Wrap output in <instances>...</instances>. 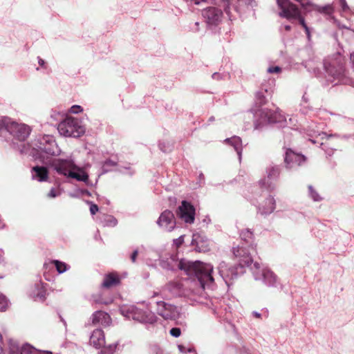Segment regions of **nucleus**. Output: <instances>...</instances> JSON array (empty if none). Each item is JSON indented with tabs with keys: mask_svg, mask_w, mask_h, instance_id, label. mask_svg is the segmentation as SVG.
<instances>
[{
	"mask_svg": "<svg viewBox=\"0 0 354 354\" xmlns=\"http://www.w3.org/2000/svg\"><path fill=\"white\" fill-rule=\"evenodd\" d=\"M241 245L233 248L232 252L237 259L236 266L228 267L222 261L218 266L221 277L227 284L236 279L245 272V267L250 269L256 281H260L263 285L280 289L281 284L277 276L268 268L254 261L253 255L256 253V245L254 243L253 233L249 229L243 230L240 233Z\"/></svg>",
	"mask_w": 354,
	"mask_h": 354,
	"instance_id": "f257e3e1",
	"label": "nucleus"
},
{
	"mask_svg": "<svg viewBox=\"0 0 354 354\" xmlns=\"http://www.w3.org/2000/svg\"><path fill=\"white\" fill-rule=\"evenodd\" d=\"M159 265L164 270H183L187 276L196 277L200 284L198 292H202L206 287L214 288L215 286L214 278L212 276L213 266L210 263L199 261H189L183 259L179 260L176 254H169L159 258Z\"/></svg>",
	"mask_w": 354,
	"mask_h": 354,
	"instance_id": "f03ea898",
	"label": "nucleus"
},
{
	"mask_svg": "<svg viewBox=\"0 0 354 354\" xmlns=\"http://www.w3.org/2000/svg\"><path fill=\"white\" fill-rule=\"evenodd\" d=\"M345 64L344 57L337 53L332 58L326 59L323 62L316 59H310L306 61L304 65L308 71L317 77L320 76L324 71L334 80H338V82L346 84H349L351 80L346 77Z\"/></svg>",
	"mask_w": 354,
	"mask_h": 354,
	"instance_id": "7ed1b4c3",
	"label": "nucleus"
},
{
	"mask_svg": "<svg viewBox=\"0 0 354 354\" xmlns=\"http://www.w3.org/2000/svg\"><path fill=\"white\" fill-rule=\"evenodd\" d=\"M46 165L54 174L66 178L75 179L83 182L86 186L93 187L94 184L89 180L88 174L84 167L78 165L73 156L66 158H54L46 162Z\"/></svg>",
	"mask_w": 354,
	"mask_h": 354,
	"instance_id": "20e7f679",
	"label": "nucleus"
},
{
	"mask_svg": "<svg viewBox=\"0 0 354 354\" xmlns=\"http://www.w3.org/2000/svg\"><path fill=\"white\" fill-rule=\"evenodd\" d=\"M31 132L30 127L25 124L14 121L10 118H0V137L8 142L10 140L12 147L21 153L27 152L28 146L24 141Z\"/></svg>",
	"mask_w": 354,
	"mask_h": 354,
	"instance_id": "39448f33",
	"label": "nucleus"
},
{
	"mask_svg": "<svg viewBox=\"0 0 354 354\" xmlns=\"http://www.w3.org/2000/svg\"><path fill=\"white\" fill-rule=\"evenodd\" d=\"M192 279L188 287H185L179 281H170L163 286L160 291V295L167 299H171L177 297H183L197 303H203V298L205 297V290L202 292H198L200 284L197 281L196 277H190ZM207 289H209L207 288ZM212 290L213 288H210Z\"/></svg>",
	"mask_w": 354,
	"mask_h": 354,
	"instance_id": "423d86ee",
	"label": "nucleus"
},
{
	"mask_svg": "<svg viewBox=\"0 0 354 354\" xmlns=\"http://www.w3.org/2000/svg\"><path fill=\"white\" fill-rule=\"evenodd\" d=\"M61 152L55 138L50 135H44L34 140L30 155L35 160L46 165V162L51 159L50 156H59Z\"/></svg>",
	"mask_w": 354,
	"mask_h": 354,
	"instance_id": "0eeeda50",
	"label": "nucleus"
},
{
	"mask_svg": "<svg viewBox=\"0 0 354 354\" xmlns=\"http://www.w3.org/2000/svg\"><path fill=\"white\" fill-rule=\"evenodd\" d=\"M251 111L254 117V129L259 130L268 124H277L279 127L284 128L286 119L284 115L278 112L277 109H271L260 107Z\"/></svg>",
	"mask_w": 354,
	"mask_h": 354,
	"instance_id": "6e6552de",
	"label": "nucleus"
},
{
	"mask_svg": "<svg viewBox=\"0 0 354 354\" xmlns=\"http://www.w3.org/2000/svg\"><path fill=\"white\" fill-rule=\"evenodd\" d=\"M323 123L319 124V125H315V123H312L308 127V136L310 137V138H309V140L313 143H320V146L322 147V149L325 151L326 155H328V156H331L334 152L333 149L330 147L326 148V145H328V144L326 142H324L323 140H328L332 138H338L344 140H348L349 138H351V135H339L336 133L328 134L327 133L321 131V129L323 128Z\"/></svg>",
	"mask_w": 354,
	"mask_h": 354,
	"instance_id": "1a4fd4ad",
	"label": "nucleus"
},
{
	"mask_svg": "<svg viewBox=\"0 0 354 354\" xmlns=\"http://www.w3.org/2000/svg\"><path fill=\"white\" fill-rule=\"evenodd\" d=\"M277 3L281 10L279 15L281 17L286 18L288 20L298 19L300 25H301V26L304 28L308 40H310V28L306 24L304 18L301 17L300 10L298 7L290 2V0H277Z\"/></svg>",
	"mask_w": 354,
	"mask_h": 354,
	"instance_id": "9d476101",
	"label": "nucleus"
},
{
	"mask_svg": "<svg viewBox=\"0 0 354 354\" xmlns=\"http://www.w3.org/2000/svg\"><path fill=\"white\" fill-rule=\"evenodd\" d=\"M120 312L124 317L142 324H153L156 322V316L153 313L135 305H123L120 308Z\"/></svg>",
	"mask_w": 354,
	"mask_h": 354,
	"instance_id": "9b49d317",
	"label": "nucleus"
},
{
	"mask_svg": "<svg viewBox=\"0 0 354 354\" xmlns=\"http://www.w3.org/2000/svg\"><path fill=\"white\" fill-rule=\"evenodd\" d=\"M57 130L61 136L79 138L84 134L86 128L81 120L67 117L57 124Z\"/></svg>",
	"mask_w": 354,
	"mask_h": 354,
	"instance_id": "f8f14e48",
	"label": "nucleus"
},
{
	"mask_svg": "<svg viewBox=\"0 0 354 354\" xmlns=\"http://www.w3.org/2000/svg\"><path fill=\"white\" fill-rule=\"evenodd\" d=\"M158 315L166 320H176L180 317V308L165 301H156Z\"/></svg>",
	"mask_w": 354,
	"mask_h": 354,
	"instance_id": "ddd939ff",
	"label": "nucleus"
},
{
	"mask_svg": "<svg viewBox=\"0 0 354 354\" xmlns=\"http://www.w3.org/2000/svg\"><path fill=\"white\" fill-rule=\"evenodd\" d=\"M8 344L9 354H53L51 351L37 350L28 343L20 346L19 342L13 339H9Z\"/></svg>",
	"mask_w": 354,
	"mask_h": 354,
	"instance_id": "4468645a",
	"label": "nucleus"
},
{
	"mask_svg": "<svg viewBox=\"0 0 354 354\" xmlns=\"http://www.w3.org/2000/svg\"><path fill=\"white\" fill-rule=\"evenodd\" d=\"M195 207L187 201H183L176 209L177 216L187 224H192L195 221Z\"/></svg>",
	"mask_w": 354,
	"mask_h": 354,
	"instance_id": "2eb2a0df",
	"label": "nucleus"
},
{
	"mask_svg": "<svg viewBox=\"0 0 354 354\" xmlns=\"http://www.w3.org/2000/svg\"><path fill=\"white\" fill-rule=\"evenodd\" d=\"M280 168L278 166H270L266 169V176L260 180L259 185L269 191L275 189L274 181L277 180L280 176Z\"/></svg>",
	"mask_w": 354,
	"mask_h": 354,
	"instance_id": "dca6fc26",
	"label": "nucleus"
},
{
	"mask_svg": "<svg viewBox=\"0 0 354 354\" xmlns=\"http://www.w3.org/2000/svg\"><path fill=\"white\" fill-rule=\"evenodd\" d=\"M202 15L209 27L216 26L221 21L223 12L216 7H208L202 10Z\"/></svg>",
	"mask_w": 354,
	"mask_h": 354,
	"instance_id": "f3484780",
	"label": "nucleus"
},
{
	"mask_svg": "<svg viewBox=\"0 0 354 354\" xmlns=\"http://www.w3.org/2000/svg\"><path fill=\"white\" fill-rule=\"evenodd\" d=\"M306 157L299 153H296L291 149H286L284 162L286 168L294 169L302 165L306 162Z\"/></svg>",
	"mask_w": 354,
	"mask_h": 354,
	"instance_id": "a211bd4d",
	"label": "nucleus"
},
{
	"mask_svg": "<svg viewBox=\"0 0 354 354\" xmlns=\"http://www.w3.org/2000/svg\"><path fill=\"white\" fill-rule=\"evenodd\" d=\"M158 225L167 232L172 231L176 227V220L174 213L170 210L162 212L158 221Z\"/></svg>",
	"mask_w": 354,
	"mask_h": 354,
	"instance_id": "6ab92c4d",
	"label": "nucleus"
},
{
	"mask_svg": "<svg viewBox=\"0 0 354 354\" xmlns=\"http://www.w3.org/2000/svg\"><path fill=\"white\" fill-rule=\"evenodd\" d=\"M191 244L195 246V250L198 252H206L210 250L209 241L201 233L193 234Z\"/></svg>",
	"mask_w": 354,
	"mask_h": 354,
	"instance_id": "aec40b11",
	"label": "nucleus"
},
{
	"mask_svg": "<svg viewBox=\"0 0 354 354\" xmlns=\"http://www.w3.org/2000/svg\"><path fill=\"white\" fill-rule=\"evenodd\" d=\"M276 208V201L273 196L268 195L259 205L258 213L262 216H268L272 214Z\"/></svg>",
	"mask_w": 354,
	"mask_h": 354,
	"instance_id": "412c9836",
	"label": "nucleus"
},
{
	"mask_svg": "<svg viewBox=\"0 0 354 354\" xmlns=\"http://www.w3.org/2000/svg\"><path fill=\"white\" fill-rule=\"evenodd\" d=\"M29 295L35 301H44L46 295L45 284L41 281L36 282L30 289Z\"/></svg>",
	"mask_w": 354,
	"mask_h": 354,
	"instance_id": "4be33fe9",
	"label": "nucleus"
},
{
	"mask_svg": "<svg viewBox=\"0 0 354 354\" xmlns=\"http://www.w3.org/2000/svg\"><path fill=\"white\" fill-rule=\"evenodd\" d=\"M50 169L48 166L36 165L31 169L32 179L38 182H45L48 179Z\"/></svg>",
	"mask_w": 354,
	"mask_h": 354,
	"instance_id": "5701e85b",
	"label": "nucleus"
},
{
	"mask_svg": "<svg viewBox=\"0 0 354 354\" xmlns=\"http://www.w3.org/2000/svg\"><path fill=\"white\" fill-rule=\"evenodd\" d=\"M90 344L95 348H100L105 344V337L102 329L97 328L90 336Z\"/></svg>",
	"mask_w": 354,
	"mask_h": 354,
	"instance_id": "b1692460",
	"label": "nucleus"
},
{
	"mask_svg": "<svg viewBox=\"0 0 354 354\" xmlns=\"http://www.w3.org/2000/svg\"><path fill=\"white\" fill-rule=\"evenodd\" d=\"M224 142L233 147V148L234 149L235 151L238 155L239 160L241 162L243 151L241 138L239 136H234L231 138H226L224 140Z\"/></svg>",
	"mask_w": 354,
	"mask_h": 354,
	"instance_id": "393cba45",
	"label": "nucleus"
},
{
	"mask_svg": "<svg viewBox=\"0 0 354 354\" xmlns=\"http://www.w3.org/2000/svg\"><path fill=\"white\" fill-rule=\"evenodd\" d=\"M91 319L94 324H100L106 325L109 323L111 318L108 313L102 310H97L92 315Z\"/></svg>",
	"mask_w": 354,
	"mask_h": 354,
	"instance_id": "a878e982",
	"label": "nucleus"
},
{
	"mask_svg": "<svg viewBox=\"0 0 354 354\" xmlns=\"http://www.w3.org/2000/svg\"><path fill=\"white\" fill-rule=\"evenodd\" d=\"M120 283V278L114 274H109L105 277L102 283L104 288H111L116 286Z\"/></svg>",
	"mask_w": 354,
	"mask_h": 354,
	"instance_id": "bb28decb",
	"label": "nucleus"
},
{
	"mask_svg": "<svg viewBox=\"0 0 354 354\" xmlns=\"http://www.w3.org/2000/svg\"><path fill=\"white\" fill-rule=\"evenodd\" d=\"M100 221L104 227H115L118 223V221L114 216L108 214H102Z\"/></svg>",
	"mask_w": 354,
	"mask_h": 354,
	"instance_id": "cd10ccee",
	"label": "nucleus"
},
{
	"mask_svg": "<svg viewBox=\"0 0 354 354\" xmlns=\"http://www.w3.org/2000/svg\"><path fill=\"white\" fill-rule=\"evenodd\" d=\"M117 162L111 160V159H106L102 162V173L101 174H104L106 173H108L109 171H111L113 169L116 167Z\"/></svg>",
	"mask_w": 354,
	"mask_h": 354,
	"instance_id": "c85d7f7f",
	"label": "nucleus"
},
{
	"mask_svg": "<svg viewBox=\"0 0 354 354\" xmlns=\"http://www.w3.org/2000/svg\"><path fill=\"white\" fill-rule=\"evenodd\" d=\"M64 111H57V110H52L50 111V122H58L59 123L62 121L63 120H64L65 118H64Z\"/></svg>",
	"mask_w": 354,
	"mask_h": 354,
	"instance_id": "c756f323",
	"label": "nucleus"
},
{
	"mask_svg": "<svg viewBox=\"0 0 354 354\" xmlns=\"http://www.w3.org/2000/svg\"><path fill=\"white\" fill-rule=\"evenodd\" d=\"M308 195L315 202H319L323 200V198L319 195L318 192L313 187V185L308 186Z\"/></svg>",
	"mask_w": 354,
	"mask_h": 354,
	"instance_id": "7c9ffc66",
	"label": "nucleus"
},
{
	"mask_svg": "<svg viewBox=\"0 0 354 354\" xmlns=\"http://www.w3.org/2000/svg\"><path fill=\"white\" fill-rule=\"evenodd\" d=\"M53 263L55 266L57 271L59 274H62L66 271L68 270L70 266L64 262L60 261L59 260H53Z\"/></svg>",
	"mask_w": 354,
	"mask_h": 354,
	"instance_id": "2f4dec72",
	"label": "nucleus"
},
{
	"mask_svg": "<svg viewBox=\"0 0 354 354\" xmlns=\"http://www.w3.org/2000/svg\"><path fill=\"white\" fill-rule=\"evenodd\" d=\"M268 97L270 96L264 93L262 91H259L256 94V103L261 106L266 103Z\"/></svg>",
	"mask_w": 354,
	"mask_h": 354,
	"instance_id": "473e14b6",
	"label": "nucleus"
},
{
	"mask_svg": "<svg viewBox=\"0 0 354 354\" xmlns=\"http://www.w3.org/2000/svg\"><path fill=\"white\" fill-rule=\"evenodd\" d=\"M274 85V80H270L268 82V85L262 84L260 91H263L264 93L267 94L268 95L271 96V95L273 92V86Z\"/></svg>",
	"mask_w": 354,
	"mask_h": 354,
	"instance_id": "72a5a7b5",
	"label": "nucleus"
},
{
	"mask_svg": "<svg viewBox=\"0 0 354 354\" xmlns=\"http://www.w3.org/2000/svg\"><path fill=\"white\" fill-rule=\"evenodd\" d=\"M117 343H114L109 345L108 346H105L102 351V354H113L117 348Z\"/></svg>",
	"mask_w": 354,
	"mask_h": 354,
	"instance_id": "f704fd0d",
	"label": "nucleus"
},
{
	"mask_svg": "<svg viewBox=\"0 0 354 354\" xmlns=\"http://www.w3.org/2000/svg\"><path fill=\"white\" fill-rule=\"evenodd\" d=\"M8 306V299L5 295L0 294V311L3 312L6 310Z\"/></svg>",
	"mask_w": 354,
	"mask_h": 354,
	"instance_id": "c9c22d12",
	"label": "nucleus"
},
{
	"mask_svg": "<svg viewBox=\"0 0 354 354\" xmlns=\"http://www.w3.org/2000/svg\"><path fill=\"white\" fill-rule=\"evenodd\" d=\"M158 147L160 149L165 153L169 152L171 149V146L169 145V143H165V142H160Z\"/></svg>",
	"mask_w": 354,
	"mask_h": 354,
	"instance_id": "e433bc0d",
	"label": "nucleus"
},
{
	"mask_svg": "<svg viewBox=\"0 0 354 354\" xmlns=\"http://www.w3.org/2000/svg\"><path fill=\"white\" fill-rule=\"evenodd\" d=\"M118 171L125 174L133 175L134 174V171H133L129 166L121 167L118 169Z\"/></svg>",
	"mask_w": 354,
	"mask_h": 354,
	"instance_id": "4c0bfd02",
	"label": "nucleus"
},
{
	"mask_svg": "<svg viewBox=\"0 0 354 354\" xmlns=\"http://www.w3.org/2000/svg\"><path fill=\"white\" fill-rule=\"evenodd\" d=\"M61 194V192L55 188H51L50 192L48 194V197L49 198H55Z\"/></svg>",
	"mask_w": 354,
	"mask_h": 354,
	"instance_id": "58836bf2",
	"label": "nucleus"
},
{
	"mask_svg": "<svg viewBox=\"0 0 354 354\" xmlns=\"http://www.w3.org/2000/svg\"><path fill=\"white\" fill-rule=\"evenodd\" d=\"M169 333L174 337H178L181 335V330L179 328L174 327L170 330Z\"/></svg>",
	"mask_w": 354,
	"mask_h": 354,
	"instance_id": "ea45409f",
	"label": "nucleus"
},
{
	"mask_svg": "<svg viewBox=\"0 0 354 354\" xmlns=\"http://www.w3.org/2000/svg\"><path fill=\"white\" fill-rule=\"evenodd\" d=\"M83 111V108L80 105H73L70 109L71 113L77 114Z\"/></svg>",
	"mask_w": 354,
	"mask_h": 354,
	"instance_id": "a19ab883",
	"label": "nucleus"
},
{
	"mask_svg": "<svg viewBox=\"0 0 354 354\" xmlns=\"http://www.w3.org/2000/svg\"><path fill=\"white\" fill-rule=\"evenodd\" d=\"M87 203L90 205V212L92 215L95 214L98 210V206L91 201H87Z\"/></svg>",
	"mask_w": 354,
	"mask_h": 354,
	"instance_id": "79ce46f5",
	"label": "nucleus"
},
{
	"mask_svg": "<svg viewBox=\"0 0 354 354\" xmlns=\"http://www.w3.org/2000/svg\"><path fill=\"white\" fill-rule=\"evenodd\" d=\"M311 111V109L308 106L307 104H304L303 103L301 104V108L300 111L304 115H307L309 113V112Z\"/></svg>",
	"mask_w": 354,
	"mask_h": 354,
	"instance_id": "37998d69",
	"label": "nucleus"
},
{
	"mask_svg": "<svg viewBox=\"0 0 354 354\" xmlns=\"http://www.w3.org/2000/svg\"><path fill=\"white\" fill-rule=\"evenodd\" d=\"M281 71V68L278 66H270L267 69V72L269 73H279Z\"/></svg>",
	"mask_w": 354,
	"mask_h": 354,
	"instance_id": "c03bdc74",
	"label": "nucleus"
},
{
	"mask_svg": "<svg viewBox=\"0 0 354 354\" xmlns=\"http://www.w3.org/2000/svg\"><path fill=\"white\" fill-rule=\"evenodd\" d=\"M174 245L176 246V248H179L182 245L184 242V236L181 235L178 238L174 239Z\"/></svg>",
	"mask_w": 354,
	"mask_h": 354,
	"instance_id": "a18cd8bd",
	"label": "nucleus"
},
{
	"mask_svg": "<svg viewBox=\"0 0 354 354\" xmlns=\"http://www.w3.org/2000/svg\"><path fill=\"white\" fill-rule=\"evenodd\" d=\"M339 6L342 8L343 12H346L349 10V7L346 1V0H339Z\"/></svg>",
	"mask_w": 354,
	"mask_h": 354,
	"instance_id": "49530a36",
	"label": "nucleus"
},
{
	"mask_svg": "<svg viewBox=\"0 0 354 354\" xmlns=\"http://www.w3.org/2000/svg\"><path fill=\"white\" fill-rule=\"evenodd\" d=\"M152 352L153 354H168L166 351L158 346H154L153 347Z\"/></svg>",
	"mask_w": 354,
	"mask_h": 354,
	"instance_id": "de8ad7c7",
	"label": "nucleus"
},
{
	"mask_svg": "<svg viewBox=\"0 0 354 354\" xmlns=\"http://www.w3.org/2000/svg\"><path fill=\"white\" fill-rule=\"evenodd\" d=\"M138 250L136 249L135 250L132 254H131V260L133 263H135L136 261V259H137V257H138Z\"/></svg>",
	"mask_w": 354,
	"mask_h": 354,
	"instance_id": "09e8293b",
	"label": "nucleus"
},
{
	"mask_svg": "<svg viewBox=\"0 0 354 354\" xmlns=\"http://www.w3.org/2000/svg\"><path fill=\"white\" fill-rule=\"evenodd\" d=\"M212 78L215 80H220L223 79V75L219 73H214L212 74Z\"/></svg>",
	"mask_w": 354,
	"mask_h": 354,
	"instance_id": "8fccbe9b",
	"label": "nucleus"
},
{
	"mask_svg": "<svg viewBox=\"0 0 354 354\" xmlns=\"http://www.w3.org/2000/svg\"><path fill=\"white\" fill-rule=\"evenodd\" d=\"M37 59H38V64L39 65L44 68H46V62L41 59L40 57H37Z\"/></svg>",
	"mask_w": 354,
	"mask_h": 354,
	"instance_id": "3c124183",
	"label": "nucleus"
},
{
	"mask_svg": "<svg viewBox=\"0 0 354 354\" xmlns=\"http://www.w3.org/2000/svg\"><path fill=\"white\" fill-rule=\"evenodd\" d=\"M178 348L180 352H181V353H185L186 351H187L186 347L185 346H183V345H178ZM187 351L189 352H192V348H187Z\"/></svg>",
	"mask_w": 354,
	"mask_h": 354,
	"instance_id": "603ef678",
	"label": "nucleus"
},
{
	"mask_svg": "<svg viewBox=\"0 0 354 354\" xmlns=\"http://www.w3.org/2000/svg\"><path fill=\"white\" fill-rule=\"evenodd\" d=\"M5 263V258H4V251L2 249H0V264Z\"/></svg>",
	"mask_w": 354,
	"mask_h": 354,
	"instance_id": "864d4df0",
	"label": "nucleus"
},
{
	"mask_svg": "<svg viewBox=\"0 0 354 354\" xmlns=\"http://www.w3.org/2000/svg\"><path fill=\"white\" fill-rule=\"evenodd\" d=\"M79 192H80V194L82 196H84V195L90 196L91 195L90 192L86 189H80Z\"/></svg>",
	"mask_w": 354,
	"mask_h": 354,
	"instance_id": "5fc2aeb1",
	"label": "nucleus"
},
{
	"mask_svg": "<svg viewBox=\"0 0 354 354\" xmlns=\"http://www.w3.org/2000/svg\"><path fill=\"white\" fill-rule=\"evenodd\" d=\"M246 3L251 6H256V2L254 0H246Z\"/></svg>",
	"mask_w": 354,
	"mask_h": 354,
	"instance_id": "6e6d98bb",
	"label": "nucleus"
},
{
	"mask_svg": "<svg viewBox=\"0 0 354 354\" xmlns=\"http://www.w3.org/2000/svg\"><path fill=\"white\" fill-rule=\"evenodd\" d=\"M323 9L325 12H330L332 10V6L330 5H328V6H326L325 7H324Z\"/></svg>",
	"mask_w": 354,
	"mask_h": 354,
	"instance_id": "4d7b16f0",
	"label": "nucleus"
},
{
	"mask_svg": "<svg viewBox=\"0 0 354 354\" xmlns=\"http://www.w3.org/2000/svg\"><path fill=\"white\" fill-rule=\"evenodd\" d=\"M308 99L306 96V93L302 96V102L304 104H308Z\"/></svg>",
	"mask_w": 354,
	"mask_h": 354,
	"instance_id": "13d9d810",
	"label": "nucleus"
},
{
	"mask_svg": "<svg viewBox=\"0 0 354 354\" xmlns=\"http://www.w3.org/2000/svg\"><path fill=\"white\" fill-rule=\"evenodd\" d=\"M252 315L257 318H260L261 317V313L257 312V311H253L252 312Z\"/></svg>",
	"mask_w": 354,
	"mask_h": 354,
	"instance_id": "bf43d9fd",
	"label": "nucleus"
},
{
	"mask_svg": "<svg viewBox=\"0 0 354 354\" xmlns=\"http://www.w3.org/2000/svg\"><path fill=\"white\" fill-rule=\"evenodd\" d=\"M193 1L195 4L199 5L201 2H205L206 0H191Z\"/></svg>",
	"mask_w": 354,
	"mask_h": 354,
	"instance_id": "052dcab7",
	"label": "nucleus"
},
{
	"mask_svg": "<svg viewBox=\"0 0 354 354\" xmlns=\"http://www.w3.org/2000/svg\"><path fill=\"white\" fill-rule=\"evenodd\" d=\"M198 178L200 180V181H203V183H204V180H205V177H204V175L203 173H201L198 176Z\"/></svg>",
	"mask_w": 354,
	"mask_h": 354,
	"instance_id": "680f3d73",
	"label": "nucleus"
},
{
	"mask_svg": "<svg viewBox=\"0 0 354 354\" xmlns=\"http://www.w3.org/2000/svg\"><path fill=\"white\" fill-rule=\"evenodd\" d=\"M283 28L286 31H290L291 30V26L290 25H284Z\"/></svg>",
	"mask_w": 354,
	"mask_h": 354,
	"instance_id": "e2e57ef3",
	"label": "nucleus"
},
{
	"mask_svg": "<svg viewBox=\"0 0 354 354\" xmlns=\"http://www.w3.org/2000/svg\"><path fill=\"white\" fill-rule=\"evenodd\" d=\"M351 26H352V25H351V24H350L349 26L342 25V27L343 28H346V29L351 30Z\"/></svg>",
	"mask_w": 354,
	"mask_h": 354,
	"instance_id": "0e129e2a",
	"label": "nucleus"
},
{
	"mask_svg": "<svg viewBox=\"0 0 354 354\" xmlns=\"http://www.w3.org/2000/svg\"><path fill=\"white\" fill-rule=\"evenodd\" d=\"M354 53H350V58H351V61L352 63H354L352 58H353V56Z\"/></svg>",
	"mask_w": 354,
	"mask_h": 354,
	"instance_id": "69168bd1",
	"label": "nucleus"
},
{
	"mask_svg": "<svg viewBox=\"0 0 354 354\" xmlns=\"http://www.w3.org/2000/svg\"><path fill=\"white\" fill-rule=\"evenodd\" d=\"M214 118L213 116H212V117H210V118H209V122H212V121H214Z\"/></svg>",
	"mask_w": 354,
	"mask_h": 354,
	"instance_id": "338daca9",
	"label": "nucleus"
},
{
	"mask_svg": "<svg viewBox=\"0 0 354 354\" xmlns=\"http://www.w3.org/2000/svg\"><path fill=\"white\" fill-rule=\"evenodd\" d=\"M62 322L64 323V325L66 324V322L63 319H62Z\"/></svg>",
	"mask_w": 354,
	"mask_h": 354,
	"instance_id": "774afa93",
	"label": "nucleus"
}]
</instances>
